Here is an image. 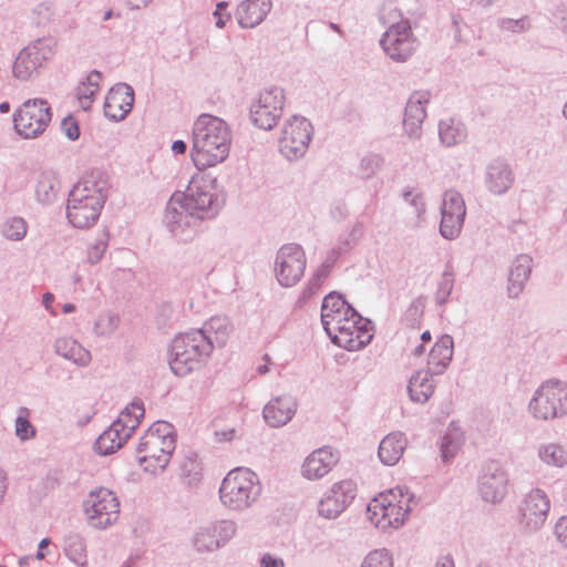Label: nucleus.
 <instances>
[{"mask_svg": "<svg viewBox=\"0 0 567 567\" xmlns=\"http://www.w3.org/2000/svg\"><path fill=\"white\" fill-rule=\"evenodd\" d=\"M110 194L106 175L93 171L84 175L69 192L65 215L78 229H90L96 225Z\"/></svg>", "mask_w": 567, "mask_h": 567, "instance_id": "1", "label": "nucleus"}, {"mask_svg": "<svg viewBox=\"0 0 567 567\" xmlns=\"http://www.w3.org/2000/svg\"><path fill=\"white\" fill-rule=\"evenodd\" d=\"M231 132L220 117L202 114L193 125L190 158L198 171L224 163L230 152Z\"/></svg>", "mask_w": 567, "mask_h": 567, "instance_id": "2", "label": "nucleus"}, {"mask_svg": "<svg viewBox=\"0 0 567 567\" xmlns=\"http://www.w3.org/2000/svg\"><path fill=\"white\" fill-rule=\"evenodd\" d=\"M175 449L174 426L168 422L157 421L141 437L136 457L145 472L156 475L165 471Z\"/></svg>", "mask_w": 567, "mask_h": 567, "instance_id": "3", "label": "nucleus"}, {"mask_svg": "<svg viewBox=\"0 0 567 567\" xmlns=\"http://www.w3.org/2000/svg\"><path fill=\"white\" fill-rule=\"evenodd\" d=\"M262 493L257 473L248 467L229 471L219 486V499L230 512L243 513L254 507Z\"/></svg>", "mask_w": 567, "mask_h": 567, "instance_id": "4", "label": "nucleus"}, {"mask_svg": "<svg viewBox=\"0 0 567 567\" xmlns=\"http://www.w3.org/2000/svg\"><path fill=\"white\" fill-rule=\"evenodd\" d=\"M212 342L206 334L193 330L176 336L171 346L169 365L178 377L198 370L210 357Z\"/></svg>", "mask_w": 567, "mask_h": 567, "instance_id": "5", "label": "nucleus"}, {"mask_svg": "<svg viewBox=\"0 0 567 567\" xmlns=\"http://www.w3.org/2000/svg\"><path fill=\"white\" fill-rule=\"evenodd\" d=\"M413 495L402 487L379 494L368 505L369 519L375 527L386 530L401 527L409 513Z\"/></svg>", "mask_w": 567, "mask_h": 567, "instance_id": "6", "label": "nucleus"}, {"mask_svg": "<svg viewBox=\"0 0 567 567\" xmlns=\"http://www.w3.org/2000/svg\"><path fill=\"white\" fill-rule=\"evenodd\" d=\"M536 421L549 422L567 416V382L548 379L534 391L527 406Z\"/></svg>", "mask_w": 567, "mask_h": 567, "instance_id": "7", "label": "nucleus"}, {"mask_svg": "<svg viewBox=\"0 0 567 567\" xmlns=\"http://www.w3.org/2000/svg\"><path fill=\"white\" fill-rule=\"evenodd\" d=\"M144 416L141 402L126 406L120 416L97 437L94 450L100 455H110L120 450Z\"/></svg>", "mask_w": 567, "mask_h": 567, "instance_id": "8", "label": "nucleus"}, {"mask_svg": "<svg viewBox=\"0 0 567 567\" xmlns=\"http://www.w3.org/2000/svg\"><path fill=\"white\" fill-rule=\"evenodd\" d=\"M379 43L384 54L396 63L408 62L419 48V41L408 19L390 24Z\"/></svg>", "mask_w": 567, "mask_h": 567, "instance_id": "9", "label": "nucleus"}, {"mask_svg": "<svg viewBox=\"0 0 567 567\" xmlns=\"http://www.w3.org/2000/svg\"><path fill=\"white\" fill-rule=\"evenodd\" d=\"M58 41L53 37L38 38L20 51L12 65L13 75L29 80L56 53Z\"/></svg>", "mask_w": 567, "mask_h": 567, "instance_id": "10", "label": "nucleus"}, {"mask_svg": "<svg viewBox=\"0 0 567 567\" xmlns=\"http://www.w3.org/2000/svg\"><path fill=\"white\" fill-rule=\"evenodd\" d=\"M84 514L90 526L106 529L120 517V501L116 495L104 487L91 491L83 503Z\"/></svg>", "mask_w": 567, "mask_h": 567, "instance_id": "11", "label": "nucleus"}, {"mask_svg": "<svg viewBox=\"0 0 567 567\" xmlns=\"http://www.w3.org/2000/svg\"><path fill=\"white\" fill-rule=\"evenodd\" d=\"M176 195L200 221L215 217L219 212L220 204L214 187L202 175H194L189 181L186 192L177 193Z\"/></svg>", "mask_w": 567, "mask_h": 567, "instance_id": "12", "label": "nucleus"}, {"mask_svg": "<svg viewBox=\"0 0 567 567\" xmlns=\"http://www.w3.org/2000/svg\"><path fill=\"white\" fill-rule=\"evenodd\" d=\"M238 526L233 519H215L196 528L192 546L197 553H213L225 547L237 534Z\"/></svg>", "mask_w": 567, "mask_h": 567, "instance_id": "13", "label": "nucleus"}, {"mask_svg": "<svg viewBox=\"0 0 567 567\" xmlns=\"http://www.w3.org/2000/svg\"><path fill=\"white\" fill-rule=\"evenodd\" d=\"M312 125L303 116L293 115L284 125L279 151L289 161L302 157L311 141Z\"/></svg>", "mask_w": 567, "mask_h": 567, "instance_id": "14", "label": "nucleus"}, {"mask_svg": "<svg viewBox=\"0 0 567 567\" xmlns=\"http://www.w3.org/2000/svg\"><path fill=\"white\" fill-rule=\"evenodd\" d=\"M199 223L190 208L173 194L163 217V224L169 234L181 241H188L196 235Z\"/></svg>", "mask_w": 567, "mask_h": 567, "instance_id": "15", "label": "nucleus"}, {"mask_svg": "<svg viewBox=\"0 0 567 567\" xmlns=\"http://www.w3.org/2000/svg\"><path fill=\"white\" fill-rule=\"evenodd\" d=\"M307 257L298 244H286L279 248L275 259V275L280 286L297 285L305 274Z\"/></svg>", "mask_w": 567, "mask_h": 567, "instance_id": "16", "label": "nucleus"}, {"mask_svg": "<svg viewBox=\"0 0 567 567\" xmlns=\"http://www.w3.org/2000/svg\"><path fill=\"white\" fill-rule=\"evenodd\" d=\"M350 321L343 322V326H336L332 322L333 333L329 336L331 341L344 348L348 351H357L370 343L372 333L370 331V321L355 312Z\"/></svg>", "mask_w": 567, "mask_h": 567, "instance_id": "17", "label": "nucleus"}, {"mask_svg": "<svg viewBox=\"0 0 567 567\" xmlns=\"http://www.w3.org/2000/svg\"><path fill=\"white\" fill-rule=\"evenodd\" d=\"M508 474L496 461L486 462L478 475V493L486 503L498 504L508 493Z\"/></svg>", "mask_w": 567, "mask_h": 567, "instance_id": "18", "label": "nucleus"}, {"mask_svg": "<svg viewBox=\"0 0 567 567\" xmlns=\"http://www.w3.org/2000/svg\"><path fill=\"white\" fill-rule=\"evenodd\" d=\"M466 215V206L461 193L449 189L443 194L441 206L440 234L452 240L460 236Z\"/></svg>", "mask_w": 567, "mask_h": 567, "instance_id": "19", "label": "nucleus"}, {"mask_svg": "<svg viewBox=\"0 0 567 567\" xmlns=\"http://www.w3.org/2000/svg\"><path fill=\"white\" fill-rule=\"evenodd\" d=\"M550 509L548 495L542 488L530 489L519 507L520 525L528 530L539 529L546 522Z\"/></svg>", "mask_w": 567, "mask_h": 567, "instance_id": "20", "label": "nucleus"}, {"mask_svg": "<svg viewBox=\"0 0 567 567\" xmlns=\"http://www.w3.org/2000/svg\"><path fill=\"white\" fill-rule=\"evenodd\" d=\"M355 493L357 485L352 480L334 483L319 502V515L328 519L337 518L352 503Z\"/></svg>", "mask_w": 567, "mask_h": 567, "instance_id": "21", "label": "nucleus"}, {"mask_svg": "<svg viewBox=\"0 0 567 567\" xmlns=\"http://www.w3.org/2000/svg\"><path fill=\"white\" fill-rule=\"evenodd\" d=\"M51 120L50 109H18L13 114L16 132L24 138L41 134Z\"/></svg>", "mask_w": 567, "mask_h": 567, "instance_id": "22", "label": "nucleus"}, {"mask_svg": "<svg viewBox=\"0 0 567 567\" xmlns=\"http://www.w3.org/2000/svg\"><path fill=\"white\" fill-rule=\"evenodd\" d=\"M357 311L342 298V296L331 292L323 298L321 306V322L328 336L333 333L332 322L336 326H343V322L350 321Z\"/></svg>", "mask_w": 567, "mask_h": 567, "instance_id": "23", "label": "nucleus"}, {"mask_svg": "<svg viewBox=\"0 0 567 567\" xmlns=\"http://www.w3.org/2000/svg\"><path fill=\"white\" fill-rule=\"evenodd\" d=\"M339 455L330 446H323L312 451L303 461L301 474L310 481L326 476L338 463Z\"/></svg>", "mask_w": 567, "mask_h": 567, "instance_id": "24", "label": "nucleus"}, {"mask_svg": "<svg viewBox=\"0 0 567 567\" xmlns=\"http://www.w3.org/2000/svg\"><path fill=\"white\" fill-rule=\"evenodd\" d=\"M514 181V173L505 161L494 159L486 165L484 184L491 194L504 195L513 186Z\"/></svg>", "mask_w": 567, "mask_h": 567, "instance_id": "25", "label": "nucleus"}, {"mask_svg": "<svg viewBox=\"0 0 567 567\" xmlns=\"http://www.w3.org/2000/svg\"><path fill=\"white\" fill-rule=\"evenodd\" d=\"M297 406V401L291 395H279L265 405L262 415L269 426L280 427L292 420Z\"/></svg>", "mask_w": 567, "mask_h": 567, "instance_id": "26", "label": "nucleus"}, {"mask_svg": "<svg viewBox=\"0 0 567 567\" xmlns=\"http://www.w3.org/2000/svg\"><path fill=\"white\" fill-rule=\"evenodd\" d=\"M533 265V258L527 254H520L512 261L507 279V295L509 298H518L523 292L530 277Z\"/></svg>", "mask_w": 567, "mask_h": 567, "instance_id": "27", "label": "nucleus"}, {"mask_svg": "<svg viewBox=\"0 0 567 567\" xmlns=\"http://www.w3.org/2000/svg\"><path fill=\"white\" fill-rule=\"evenodd\" d=\"M272 8L271 0H244L236 10L238 24L243 29L259 25Z\"/></svg>", "mask_w": 567, "mask_h": 567, "instance_id": "28", "label": "nucleus"}, {"mask_svg": "<svg viewBox=\"0 0 567 567\" xmlns=\"http://www.w3.org/2000/svg\"><path fill=\"white\" fill-rule=\"evenodd\" d=\"M453 350V338L450 334L441 336L429 353L426 369L432 374H443L452 361Z\"/></svg>", "mask_w": 567, "mask_h": 567, "instance_id": "29", "label": "nucleus"}, {"mask_svg": "<svg viewBox=\"0 0 567 567\" xmlns=\"http://www.w3.org/2000/svg\"><path fill=\"white\" fill-rule=\"evenodd\" d=\"M53 347L55 354L80 368L87 367L92 361L91 352L71 337L56 338Z\"/></svg>", "mask_w": 567, "mask_h": 567, "instance_id": "30", "label": "nucleus"}, {"mask_svg": "<svg viewBox=\"0 0 567 567\" xmlns=\"http://www.w3.org/2000/svg\"><path fill=\"white\" fill-rule=\"evenodd\" d=\"M406 437L402 432L388 434L379 444L378 456L388 466L395 465L406 447Z\"/></svg>", "mask_w": 567, "mask_h": 567, "instance_id": "31", "label": "nucleus"}, {"mask_svg": "<svg viewBox=\"0 0 567 567\" xmlns=\"http://www.w3.org/2000/svg\"><path fill=\"white\" fill-rule=\"evenodd\" d=\"M435 375L429 369H422L410 378L408 391L412 401L425 403L432 396L435 389Z\"/></svg>", "mask_w": 567, "mask_h": 567, "instance_id": "32", "label": "nucleus"}, {"mask_svg": "<svg viewBox=\"0 0 567 567\" xmlns=\"http://www.w3.org/2000/svg\"><path fill=\"white\" fill-rule=\"evenodd\" d=\"M212 342V350L215 347L221 348L226 346L231 332L233 324L227 317L216 316L206 321L203 328L197 329Z\"/></svg>", "mask_w": 567, "mask_h": 567, "instance_id": "33", "label": "nucleus"}, {"mask_svg": "<svg viewBox=\"0 0 567 567\" xmlns=\"http://www.w3.org/2000/svg\"><path fill=\"white\" fill-rule=\"evenodd\" d=\"M102 73L97 70L91 71L86 78L79 82L72 92L73 101L80 106H92L101 91L100 81Z\"/></svg>", "mask_w": 567, "mask_h": 567, "instance_id": "34", "label": "nucleus"}, {"mask_svg": "<svg viewBox=\"0 0 567 567\" xmlns=\"http://www.w3.org/2000/svg\"><path fill=\"white\" fill-rule=\"evenodd\" d=\"M439 137L446 147L463 143L467 137V128L461 120L449 117L439 123Z\"/></svg>", "mask_w": 567, "mask_h": 567, "instance_id": "35", "label": "nucleus"}, {"mask_svg": "<svg viewBox=\"0 0 567 567\" xmlns=\"http://www.w3.org/2000/svg\"><path fill=\"white\" fill-rule=\"evenodd\" d=\"M60 181L55 173L47 171L40 174L35 184V198L42 205L55 202L60 192Z\"/></svg>", "mask_w": 567, "mask_h": 567, "instance_id": "36", "label": "nucleus"}, {"mask_svg": "<svg viewBox=\"0 0 567 567\" xmlns=\"http://www.w3.org/2000/svg\"><path fill=\"white\" fill-rule=\"evenodd\" d=\"M537 457L547 466L561 468L567 465L565 447L555 442L539 444L537 446Z\"/></svg>", "mask_w": 567, "mask_h": 567, "instance_id": "37", "label": "nucleus"}, {"mask_svg": "<svg viewBox=\"0 0 567 567\" xmlns=\"http://www.w3.org/2000/svg\"><path fill=\"white\" fill-rule=\"evenodd\" d=\"M64 555L76 567L87 566L86 544L82 536L78 534H70L64 540Z\"/></svg>", "mask_w": 567, "mask_h": 567, "instance_id": "38", "label": "nucleus"}, {"mask_svg": "<svg viewBox=\"0 0 567 567\" xmlns=\"http://www.w3.org/2000/svg\"><path fill=\"white\" fill-rule=\"evenodd\" d=\"M134 90L124 82L114 84L104 97L102 106H134Z\"/></svg>", "mask_w": 567, "mask_h": 567, "instance_id": "39", "label": "nucleus"}, {"mask_svg": "<svg viewBox=\"0 0 567 567\" xmlns=\"http://www.w3.org/2000/svg\"><path fill=\"white\" fill-rule=\"evenodd\" d=\"M282 109H250V121L264 131L272 130L282 116Z\"/></svg>", "mask_w": 567, "mask_h": 567, "instance_id": "40", "label": "nucleus"}, {"mask_svg": "<svg viewBox=\"0 0 567 567\" xmlns=\"http://www.w3.org/2000/svg\"><path fill=\"white\" fill-rule=\"evenodd\" d=\"M181 477L189 486L197 485L202 480V463L196 454L186 455L181 463Z\"/></svg>", "mask_w": 567, "mask_h": 567, "instance_id": "41", "label": "nucleus"}, {"mask_svg": "<svg viewBox=\"0 0 567 567\" xmlns=\"http://www.w3.org/2000/svg\"><path fill=\"white\" fill-rule=\"evenodd\" d=\"M426 109H405L403 126L408 136L417 140L422 134V123L426 117Z\"/></svg>", "mask_w": 567, "mask_h": 567, "instance_id": "42", "label": "nucleus"}, {"mask_svg": "<svg viewBox=\"0 0 567 567\" xmlns=\"http://www.w3.org/2000/svg\"><path fill=\"white\" fill-rule=\"evenodd\" d=\"M328 277L329 275L324 274V271L317 269L301 290L296 302L297 307H303L313 296L319 293Z\"/></svg>", "mask_w": 567, "mask_h": 567, "instance_id": "43", "label": "nucleus"}, {"mask_svg": "<svg viewBox=\"0 0 567 567\" xmlns=\"http://www.w3.org/2000/svg\"><path fill=\"white\" fill-rule=\"evenodd\" d=\"M120 324V317L113 312L100 313L93 326V332L95 336L106 338L113 334Z\"/></svg>", "mask_w": 567, "mask_h": 567, "instance_id": "44", "label": "nucleus"}, {"mask_svg": "<svg viewBox=\"0 0 567 567\" xmlns=\"http://www.w3.org/2000/svg\"><path fill=\"white\" fill-rule=\"evenodd\" d=\"M454 288V271L451 266H446L441 279L437 284V289L435 293L436 303L443 306L447 302L449 297L451 296Z\"/></svg>", "mask_w": 567, "mask_h": 567, "instance_id": "45", "label": "nucleus"}, {"mask_svg": "<svg viewBox=\"0 0 567 567\" xmlns=\"http://www.w3.org/2000/svg\"><path fill=\"white\" fill-rule=\"evenodd\" d=\"M384 159L381 155L369 153L364 155L359 164V175L362 179H370L382 168Z\"/></svg>", "mask_w": 567, "mask_h": 567, "instance_id": "46", "label": "nucleus"}, {"mask_svg": "<svg viewBox=\"0 0 567 567\" xmlns=\"http://www.w3.org/2000/svg\"><path fill=\"white\" fill-rule=\"evenodd\" d=\"M28 231V226L22 217H12L4 221L2 235L13 241L22 240Z\"/></svg>", "mask_w": 567, "mask_h": 567, "instance_id": "47", "label": "nucleus"}, {"mask_svg": "<svg viewBox=\"0 0 567 567\" xmlns=\"http://www.w3.org/2000/svg\"><path fill=\"white\" fill-rule=\"evenodd\" d=\"M285 99L286 96L282 87L270 85L259 93L257 106H284Z\"/></svg>", "mask_w": 567, "mask_h": 567, "instance_id": "48", "label": "nucleus"}, {"mask_svg": "<svg viewBox=\"0 0 567 567\" xmlns=\"http://www.w3.org/2000/svg\"><path fill=\"white\" fill-rule=\"evenodd\" d=\"M14 432L21 441H27L35 436V429L29 421V410L27 408L19 409L14 422Z\"/></svg>", "mask_w": 567, "mask_h": 567, "instance_id": "49", "label": "nucleus"}, {"mask_svg": "<svg viewBox=\"0 0 567 567\" xmlns=\"http://www.w3.org/2000/svg\"><path fill=\"white\" fill-rule=\"evenodd\" d=\"M462 436L456 432L446 433L441 440L442 458L447 462L452 460L462 445Z\"/></svg>", "mask_w": 567, "mask_h": 567, "instance_id": "50", "label": "nucleus"}, {"mask_svg": "<svg viewBox=\"0 0 567 567\" xmlns=\"http://www.w3.org/2000/svg\"><path fill=\"white\" fill-rule=\"evenodd\" d=\"M361 567H393V558L385 548L374 549L363 558Z\"/></svg>", "mask_w": 567, "mask_h": 567, "instance_id": "51", "label": "nucleus"}, {"mask_svg": "<svg viewBox=\"0 0 567 567\" xmlns=\"http://www.w3.org/2000/svg\"><path fill=\"white\" fill-rule=\"evenodd\" d=\"M497 25L502 31L511 33H523L530 29L532 22L528 16H523L519 19L499 18Z\"/></svg>", "mask_w": 567, "mask_h": 567, "instance_id": "52", "label": "nucleus"}, {"mask_svg": "<svg viewBox=\"0 0 567 567\" xmlns=\"http://www.w3.org/2000/svg\"><path fill=\"white\" fill-rule=\"evenodd\" d=\"M109 245V236L103 233L92 245L87 248V261L91 265L97 264L104 256Z\"/></svg>", "mask_w": 567, "mask_h": 567, "instance_id": "53", "label": "nucleus"}, {"mask_svg": "<svg viewBox=\"0 0 567 567\" xmlns=\"http://www.w3.org/2000/svg\"><path fill=\"white\" fill-rule=\"evenodd\" d=\"M34 21L38 25H47L54 21L55 9L52 2H41L33 10Z\"/></svg>", "mask_w": 567, "mask_h": 567, "instance_id": "54", "label": "nucleus"}, {"mask_svg": "<svg viewBox=\"0 0 567 567\" xmlns=\"http://www.w3.org/2000/svg\"><path fill=\"white\" fill-rule=\"evenodd\" d=\"M402 198L405 203L414 208V212L417 216H421L425 212V203L423 199V195L412 188L404 189L402 193Z\"/></svg>", "mask_w": 567, "mask_h": 567, "instance_id": "55", "label": "nucleus"}, {"mask_svg": "<svg viewBox=\"0 0 567 567\" xmlns=\"http://www.w3.org/2000/svg\"><path fill=\"white\" fill-rule=\"evenodd\" d=\"M61 130L65 136L75 141L80 136V128L78 122L72 116H65L61 122Z\"/></svg>", "mask_w": 567, "mask_h": 567, "instance_id": "56", "label": "nucleus"}, {"mask_svg": "<svg viewBox=\"0 0 567 567\" xmlns=\"http://www.w3.org/2000/svg\"><path fill=\"white\" fill-rule=\"evenodd\" d=\"M431 92L429 90H416L411 93L405 106H423L431 102Z\"/></svg>", "mask_w": 567, "mask_h": 567, "instance_id": "57", "label": "nucleus"}, {"mask_svg": "<svg viewBox=\"0 0 567 567\" xmlns=\"http://www.w3.org/2000/svg\"><path fill=\"white\" fill-rule=\"evenodd\" d=\"M555 535L558 542L567 547V516H563L555 525Z\"/></svg>", "mask_w": 567, "mask_h": 567, "instance_id": "58", "label": "nucleus"}, {"mask_svg": "<svg viewBox=\"0 0 567 567\" xmlns=\"http://www.w3.org/2000/svg\"><path fill=\"white\" fill-rule=\"evenodd\" d=\"M338 257H339V251L336 249H331L327 254L322 264L317 269L324 271V274H327V275H330L332 267L334 266Z\"/></svg>", "mask_w": 567, "mask_h": 567, "instance_id": "59", "label": "nucleus"}, {"mask_svg": "<svg viewBox=\"0 0 567 567\" xmlns=\"http://www.w3.org/2000/svg\"><path fill=\"white\" fill-rule=\"evenodd\" d=\"M131 111L132 109H103L105 117L110 118L113 122L124 120Z\"/></svg>", "mask_w": 567, "mask_h": 567, "instance_id": "60", "label": "nucleus"}, {"mask_svg": "<svg viewBox=\"0 0 567 567\" xmlns=\"http://www.w3.org/2000/svg\"><path fill=\"white\" fill-rule=\"evenodd\" d=\"M261 567H285V561L282 558L271 555L265 554L260 559Z\"/></svg>", "mask_w": 567, "mask_h": 567, "instance_id": "61", "label": "nucleus"}, {"mask_svg": "<svg viewBox=\"0 0 567 567\" xmlns=\"http://www.w3.org/2000/svg\"><path fill=\"white\" fill-rule=\"evenodd\" d=\"M236 435L235 429L220 430L215 432L216 440L218 442L231 441Z\"/></svg>", "mask_w": 567, "mask_h": 567, "instance_id": "62", "label": "nucleus"}, {"mask_svg": "<svg viewBox=\"0 0 567 567\" xmlns=\"http://www.w3.org/2000/svg\"><path fill=\"white\" fill-rule=\"evenodd\" d=\"M187 144L182 140H176L172 143L171 150L175 155H184L187 152Z\"/></svg>", "mask_w": 567, "mask_h": 567, "instance_id": "63", "label": "nucleus"}, {"mask_svg": "<svg viewBox=\"0 0 567 567\" xmlns=\"http://www.w3.org/2000/svg\"><path fill=\"white\" fill-rule=\"evenodd\" d=\"M434 567H455V564L450 555H445L436 559Z\"/></svg>", "mask_w": 567, "mask_h": 567, "instance_id": "64", "label": "nucleus"}]
</instances>
